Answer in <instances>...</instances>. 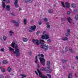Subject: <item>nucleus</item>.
<instances>
[{"instance_id": "nucleus-14", "label": "nucleus", "mask_w": 78, "mask_h": 78, "mask_svg": "<svg viewBox=\"0 0 78 78\" xmlns=\"http://www.w3.org/2000/svg\"><path fill=\"white\" fill-rule=\"evenodd\" d=\"M45 39H49V38H50V37H49V35H48V34H45Z\"/></svg>"}, {"instance_id": "nucleus-9", "label": "nucleus", "mask_w": 78, "mask_h": 78, "mask_svg": "<svg viewBox=\"0 0 78 78\" xmlns=\"http://www.w3.org/2000/svg\"><path fill=\"white\" fill-rule=\"evenodd\" d=\"M65 5H66V6L67 8H70V4L68 2H66L65 3Z\"/></svg>"}, {"instance_id": "nucleus-27", "label": "nucleus", "mask_w": 78, "mask_h": 78, "mask_svg": "<svg viewBox=\"0 0 78 78\" xmlns=\"http://www.w3.org/2000/svg\"><path fill=\"white\" fill-rule=\"evenodd\" d=\"M63 41H67L68 39V38L67 37L63 38L62 39Z\"/></svg>"}, {"instance_id": "nucleus-10", "label": "nucleus", "mask_w": 78, "mask_h": 78, "mask_svg": "<svg viewBox=\"0 0 78 78\" xmlns=\"http://www.w3.org/2000/svg\"><path fill=\"white\" fill-rule=\"evenodd\" d=\"M6 8L7 11H10L11 10V9H10V5H6Z\"/></svg>"}, {"instance_id": "nucleus-29", "label": "nucleus", "mask_w": 78, "mask_h": 78, "mask_svg": "<svg viewBox=\"0 0 78 78\" xmlns=\"http://www.w3.org/2000/svg\"><path fill=\"white\" fill-rule=\"evenodd\" d=\"M46 75L47 76L49 77V78H51V75L49 74H47Z\"/></svg>"}, {"instance_id": "nucleus-13", "label": "nucleus", "mask_w": 78, "mask_h": 78, "mask_svg": "<svg viewBox=\"0 0 78 78\" xmlns=\"http://www.w3.org/2000/svg\"><path fill=\"white\" fill-rule=\"evenodd\" d=\"M71 7L73 8H76V4H73L71 5Z\"/></svg>"}, {"instance_id": "nucleus-4", "label": "nucleus", "mask_w": 78, "mask_h": 78, "mask_svg": "<svg viewBox=\"0 0 78 78\" xmlns=\"http://www.w3.org/2000/svg\"><path fill=\"white\" fill-rule=\"evenodd\" d=\"M37 70L38 73H39V76L40 77H41V78H48L47 77V76H44L43 75H42V73L38 69H37Z\"/></svg>"}, {"instance_id": "nucleus-33", "label": "nucleus", "mask_w": 78, "mask_h": 78, "mask_svg": "<svg viewBox=\"0 0 78 78\" xmlns=\"http://www.w3.org/2000/svg\"><path fill=\"white\" fill-rule=\"evenodd\" d=\"M1 69V71L2 72L4 73L5 72V70L4 69H2V68L1 69Z\"/></svg>"}, {"instance_id": "nucleus-30", "label": "nucleus", "mask_w": 78, "mask_h": 78, "mask_svg": "<svg viewBox=\"0 0 78 78\" xmlns=\"http://www.w3.org/2000/svg\"><path fill=\"white\" fill-rule=\"evenodd\" d=\"M7 39V37H6L5 36H3V39H4V41H5Z\"/></svg>"}, {"instance_id": "nucleus-46", "label": "nucleus", "mask_w": 78, "mask_h": 78, "mask_svg": "<svg viewBox=\"0 0 78 78\" xmlns=\"http://www.w3.org/2000/svg\"><path fill=\"white\" fill-rule=\"evenodd\" d=\"M4 78V77L3 76V75H1V76H0V78Z\"/></svg>"}, {"instance_id": "nucleus-24", "label": "nucleus", "mask_w": 78, "mask_h": 78, "mask_svg": "<svg viewBox=\"0 0 78 78\" xmlns=\"http://www.w3.org/2000/svg\"><path fill=\"white\" fill-rule=\"evenodd\" d=\"M26 2H30V3H32V1L31 0H25Z\"/></svg>"}, {"instance_id": "nucleus-2", "label": "nucleus", "mask_w": 78, "mask_h": 78, "mask_svg": "<svg viewBox=\"0 0 78 78\" xmlns=\"http://www.w3.org/2000/svg\"><path fill=\"white\" fill-rule=\"evenodd\" d=\"M18 46L16 44L15 46V51L13 52V53L15 54L16 57L19 56L20 55V50L17 48Z\"/></svg>"}, {"instance_id": "nucleus-1", "label": "nucleus", "mask_w": 78, "mask_h": 78, "mask_svg": "<svg viewBox=\"0 0 78 78\" xmlns=\"http://www.w3.org/2000/svg\"><path fill=\"white\" fill-rule=\"evenodd\" d=\"M45 41L44 40H40V44H42L40 46V47L41 48H44L45 51H47L48 48V46L46 45V44H45L44 42Z\"/></svg>"}, {"instance_id": "nucleus-12", "label": "nucleus", "mask_w": 78, "mask_h": 78, "mask_svg": "<svg viewBox=\"0 0 78 78\" xmlns=\"http://www.w3.org/2000/svg\"><path fill=\"white\" fill-rule=\"evenodd\" d=\"M2 7L3 8H6V5H5V3L4 2H2Z\"/></svg>"}, {"instance_id": "nucleus-28", "label": "nucleus", "mask_w": 78, "mask_h": 78, "mask_svg": "<svg viewBox=\"0 0 78 78\" xmlns=\"http://www.w3.org/2000/svg\"><path fill=\"white\" fill-rule=\"evenodd\" d=\"M27 20H24V25H27Z\"/></svg>"}, {"instance_id": "nucleus-62", "label": "nucleus", "mask_w": 78, "mask_h": 78, "mask_svg": "<svg viewBox=\"0 0 78 78\" xmlns=\"http://www.w3.org/2000/svg\"><path fill=\"white\" fill-rule=\"evenodd\" d=\"M45 33V31L43 32V34H44Z\"/></svg>"}, {"instance_id": "nucleus-26", "label": "nucleus", "mask_w": 78, "mask_h": 78, "mask_svg": "<svg viewBox=\"0 0 78 78\" xmlns=\"http://www.w3.org/2000/svg\"><path fill=\"white\" fill-rule=\"evenodd\" d=\"M9 50H10V51H14V49L12 48L11 47H9Z\"/></svg>"}, {"instance_id": "nucleus-5", "label": "nucleus", "mask_w": 78, "mask_h": 78, "mask_svg": "<svg viewBox=\"0 0 78 78\" xmlns=\"http://www.w3.org/2000/svg\"><path fill=\"white\" fill-rule=\"evenodd\" d=\"M33 42L34 44H36V45H39V40H38L34 39Z\"/></svg>"}, {"instance_id": "nucleus-64", "label": "nucleus", "mask_w": 78, "mask_h": 78, "mask_svg": "<svg viewBox=\"0 0 78 78\" xmlns=\"http://www.w3.org/2000/svg\"><path fill=\"white\" fill-rule=\"evenodd\" d=\"M5 78H8V76H5Z\"/></svg>"}, {"instance_id": "nucleus-16", "label": "nucleus", "mask_w": 78, "mask_h": 78, "mask_svg": "<svg viewBox=\"0 0 78 78\" xmlns=\"http://www.w3.org/2000/svg\"><path fill=\"white\" fill-rule=\"evenodd\" d=\"M40 70L41 71H46L47 70V69L42 67L41 68Z\"/></svg>"}, {"instance_id": "nucleus-15", "label": "nucleus", "mask_w": 78, "mask_h": 78, "mask_svg": "<svg viewBox=\"0 0 78 78\" xmlns=\"http://www.w3.org/2000/svg\"><path fill=\"white\" fill-rule=\"evenodd\" d=\"M2 63L4 64H7L8 62V61H7V60H5L3 61Z\"/></svg>"}, {"instance_id": "nucleus-48", "label": "nucleus", "mask_w": 78, "mask_h": 78, "mask_svg": "<svg viewBox=\"0 0 78 78\" xmlns=\"http://www.w3.org/2000/svg\"><path fill=\"white\" fill-rule=\"evenodd\" d=\"M31 55H32V52L30 51L29 53V55H30V56H31Z\"/></svg>"}, {"instance_id": "nucleus-41", "label": "nucleus", "mask_w": 78, "mask_h": 78, "mask_svg": "<svg viewBox=\"0 0 78 78\" xmlns=\"http://www.w3.org/2000/svg\"><path fill=\"white\" fill-rule=\"evenodd\" d=\"M40 33V31H37L36 33V34L37 35L39 34Z\"/></svg>"}, {"instance_id": "nucleus-45", "label": "nucleus", "mask_w": 78, "mask_h": 78, "mask_svg": "<svg viewBox=\"0 0 78 78\" xmlns=\"http://www.w3.org/2000/svg\"><path fill=\"white\" fill-rule=\"evenodd\" d=\"M62 61L63 62H67V60H62Z\"/></svg>"}, {"instance_id": "nucleus-19", "label": "nucleus", "mask_w": 78, "mask_h": 78, "mask_svg": "<svg viewBox=\"0 0 78 78\" xmlns=\"http://www.w3.org/2000/svg\"><path fill=\"white\" fill-rule=\"evenodd\" d=\"M68 78H72V73H69L68 75Z\"/></svg>"}, {"instance_id": "nucleus-52", "label": "nucleus", "mask_w": 78, "mask_h": 78, "mask_svg": "<svg viewBox=\"0 0 78 78\" xmlns=\"http://www.w3.org/2000/svg\"><path fill=\"white\" fill-rule=\"evenodd\" d=\"M39 25H41L42 24V22L41 21H40L39 23Z\"/></svg>"}, {"instance_id": "nucleus-57", "label": "nucleus", "mask_w": 78, "mask_h": 78, "mask_svg": "<svg viewBox=\"0 0 78 78\" xmlns=\"http://www.w3.org/2000/svg\"><path fill=\"white\" fill-rule=\"evenodd\" d=\"M10 33H14V32H12L11 31H9Z\"/></svg>"}, {"instance_id": "nucleus-39", "label": "nucleus", "mask_w": 78, "mask_h": 78, "mask_svg": "<svg viewBox=\"0 0 78 78\" xmlns=\"http://www.w3.org/2000/svg\"><path fill=\"white\" fill-rule=\"evenodd\" d=\"M1 51H5V49L4 48H2L1 49Z\"/></svg>"}, {"instance_id": "nucleus-20", "label": "nucleus", "mask_w": 78, "mask_h": 78, "mask_svg": "<svg viewBox=\"0 0 78 78\" xmlns=\"http://www.w3.org/2000/svg\"><path fill=\"white\" fill-rule=\"evenodd\" d=\"M23 40L24 42H26L28 41V39L27 38H23Z\"/></svg>"}, {"instance_id": "nucleus-38", "label": "nucleus", "mask_w": 78, "mask_h": 78, "mask_svg": "<svg viewBox=\"0 0 78 78\" xmlns=\"http://www.w3.org/2000/svg\"><path fill=\"white\" fill-rule=\"evenodd\" d=\"M47 41L48 43H50V42H51V40H50V39H49L47 40Z\"/></svg>"}, {"instance_id": "nucleus-53", "label": "nucleus", "mask_w": 78, "mask_h": 78, "mask_svg": "<svg viewBox=\"0 0 78 78\" xmlns=\"http://www.w3.org/2000/svg\"><path fill=\"white\" fill-rule=\"evenodd\" d=\"M30 22H31V23H33V22H34V20H31Z\"/></svg>"}, {"instance_id": "nucleus-54", "label": "nucleus", "mask_w": 78, "mask_h": 78, "mask_svg": "<svg viewBox=\"0 0 78 78\" xmlns=\"http://www.w3.org/2000/svg\"><path fill=\"white\" fill-rule=\"evenodd\" d=\"M48 71L49 72H51V71H52L50 69H49V70H48Z\"/></svg>"}, {"instance_id": "nucleus-36", "label": "nucleus", "mask_w": 78, "mask_h": 78, "mask_svg": "<svg viewBox=\"0 0 78 78\" xmlns=\"http://www.w3.org/2000/svg\"><path fill=\"white\" fill-rule=\"evenodd\" d=\"M75 19L76 20H78V15H76L75 17Z\"/></svg>"}, {"instance_id": "nucleus-31", "label": "nucleus", "mask_w": 78, "mask_h": 78, "mask_svg": "<svg viewBox=\"0 0 78 78\" xmlns=\"http://www.w3.org/2000/svg\"><path fill=\"white\" fill-rule=\"evenodd\" d=\"M61 3L63 7H64V8H66V7L65 6V5H64V2H62Z\"/></svg>"}, {"instance_id": "nucleus-21", "label": "nucleus", "mask_w": 78, "mask_h": 78, "mask_svg": "<svg viewBox=\"0 0 78 78\" xmlns=\"http://www.w3.org/2000/svg\"><path fill=\"white\" fill-rule=\"evenodd\" d=\"M41 39H45V34L44 35H42Z\"/></svg>"}, {"instance_id": "nucleus-18", "label": "nucleus", "mask_w": 78, "mask_h": 78, "mask_svg": "<svg viewBox=\"0 0 78 78\" xmlns=\"http://www.w3.org/2000/svg\"><path fill=\"white\" fill-rule=\"evenodd\" d=\"M37 61H38V59H37V56H36L35 57V63H36V64H37Z\"/></svg>"}, {"instance_id": "nucleus-58", "label": "nucleus", "mask_w": 78, "mask_h": 78, "mask_svg": "<svg viewBox=\"0 0 78 78\" xmlns=\"http://www.w3.org/2000/svg\"><path fill=\"white\" fill-rule=\"evenodd\" d=\"M21 10H22V8H20L19 9V11H21Z\"/></svg>"}, {"instance_id": "nucleus-55", "label": "nucleus", "mask_w": 78, "mask_h": 78, "mask_svg": "<svg viewBox=\"0 0 78 78\" xmlns=\"http://www.w3.org/2000/svg\"><path fill=\"white\" fill-rule=\"evenodd\" d=\"M67 33H69V32H70V30H69V29L67 30Z\"/></svg>"}, {"instance_id": "nucleus-43", "label": "nucleus", "mask_w": 78, "mask_h": 78, "mask_svg": "<svg viewBox=\"0 0 78 78\" xmlns=\"http://www.w3.org/2000/svg\"><path fill=\"white\" fill-rule=\"evenodd\" d=\"M15 7L16 8H18L19 7V5H17V4H15Z\"/></svg>"}, {"instance_id": "nucleus-42", "label": "nucleus", "mask_w": 78, "mask_h": 78, "mask_svg": "<svg viewBox=\"0 0 78 78\" xmlns=\"http://www.w3.org/2000/svg\"><path fill=\"white\" fill-rule=\"evenodd\" d=\"M67 14L69 15V14H70V11H68L67 12Z\"/></svg>"}, {"instance_id": "nucleus-22", "label": "nucleus", "mask_w": 78, "mask_h": 78, "mask_svg": "<svg viewBox=\"0 0 78 78\" xmlns=\"http://www.w3.org/2000/svg\"><path fill=\"white\" fill-rule=\"evenodd\" d=\"M48 12L50 14L53 13V10L52 9H49L48 10Z\"/></svg>"}, {"instance_id": "nucleus-59", "label": "nucleus", "mask_w": 78, "mask_h": 78, "mask_svg": "<svg viewBox=\"0 0 78 78\" xmlns=\"http://www.w3.org/2000/svg\"><path fill=\"white\" fill-rule=\"evenodd\" d=\"M68 22H69V23H71V22H70V20H68Z\"/></svg>"}, {"instance_id": "nucleus-51", "label": "nucleus", "mask_w": 78, "mask_h": 78, "mask_svg": "<svg viewBox=\"0 0 78 78\" xmlns=\"http://www.w3.org/2000/svg\"><path fill=\"white\" fill-rule=\"evenodd\" d=\"M35 73H36V75H39V74H38V73H37V71H35Z\"/></svg>"}, {"instance_id": "nucleus-25", "label": "nucleus", "mask_w": 78, "mask_h": 78, "mask_svg": "<svg viewBox=\"0 0 78 78\" xmlns=\"http://www.w3.org/2000/svg\"><path fill=\"white\" fill-rule=\"evenodd\" d=\"M15 2L14 3V5H17L18 3V0H14Z\"/></svg>"}, {"instance_id": "nucleus-35", "label": "nucleus", "mask_w": 78, "mask_h": 78, "mask_svg": "<svg viewBox=\"0 0 78 78\" xmlns=\"http://www.w3.org/2000/svg\"><path fill=\"white\" fill-rule=\"evenodd\" d=\"M73 11L74 12H78V9H74Z\"/></svg>"}, {"instance_id": "nucleus-44", "label": "nucleus", "mask_w": 78, "mask_h": 78, "mask_svg": "<svg viewBox=\"0 0 78 78\" xmlns=\"http://www.w3.org/2000/svg\"><path fill=\"white\" fill-rule=\"evenodd\" d=\"M10 14L11 15H12V16H16V15H15V14H13L12 13H11Z\"/></svg>"}, {"instance_id": "nucleus-7", "label": "nucleus", "mask_w": 78, "mask_h": 78, "mask_svg": "<svg viewBox=\"0 0 78 78\" xmlns=\"http://www.w3.org/2000/svg\"><path fill=\"white\" fill-rule=\"evenodd\" d=\"M31 27L32 30L33 31H35V30H36V26L35 25H34V26H31Z\"/></svg>"}, {"instance_id": "nucleus-49", "label": "nucleus", "mask_w": 78, "mask_h": 78, "mask_svg": "<svg viewBox=\"0 0 78 78\" xmlns=\"http://www.w3.org/2000/svg\"><path fill=\"white\" fill-rule=\"evenodd\" d=\"M67 20H72V19L70 17H69V18H67Z\"/></svg>"}, {"instance_id": "nucleus-47", "label": "nucleus", "mask_w": 78, "mask_h": 78, "mask_svg": "<svg viewBox=\"0 0 78 78\" xmlns=\"http://www.w3.org/2000/svg\"><path fill=\"white\" fill-rule=\"evenodd\" d=\"M69 51H72V48H69Z\"/></svg>"}, {"instance_id": "nucleus-8", "label": "nucleus", "mask_w": 78, "mask_h": 78, "mask_svg": "<svg viewBox=\"0 0 78 78\" xmlns=\"http://www.w3.org/2000/svg\"><path fill=\"white\" fill-rule=\"evenodd\" d=\"M47 67L48 69H50V62L48 61L47 62Z\"/></svg>"}, {"instance_id": "nucleus-63", "label": "nucleus", "mask_w": 78, "mask_h": 78, "mask_svg": "<svg viewBox=\"0 0 78 78\" xmlns=\"http://www.w3.org/2000/svg\"><path fill=\"white\" fill-rule=\"evenodd\" d=\"M8 3H9L10 2V1L9 0H8L7 1Z\"/></svg>"}, {"instance_id": "nucleus-6", "label": "nucleus", "mask_w": 78, "mask_h": 78, "mask_svg": "<svg viewBox=\"0 0 78 78\" xmlns=\"http://www.w3.org/2000/svg\"><path fill=\"white\" fill-rule=\"evenodd\" d=\"M12 22L13 23H14L15 26H16V27H19V23H18V22H17L14 20H12Z\"/></svg>"}, {"instance_id": "nucleus-17", "label": "nucleus", "mask_w": 78, "mask_h": 78, "mask_svg": "<svg viewBox=\"0 0 78 78\" xmlns=\"http://www.w3.org/2000/svg\"><path fill=\"white\" fill-rule=\"evenodd\" d=\"M38 56L39 57H41H41H42V58H44V55L42 54H38Z\"/></svg>"}, {"instance_id": "nucleus-40", "label": "nucleus", "mask_w": 78, "mask_h": 78, "mask_svg": "<svg viewBox=\"0 0 78 78\" xmlns=\"http://www.w3.org/2000/svg\"><path fill=\"white\" fill-rule=\"evenodd\" d=\"M29 30L30 32H32V29L31 28H29Z\"/></svg>"}, {"instance_id": "nucleus-37", "label": "nucleus", "mask_w": 78, "mask_h": 78, "mask_svg": "<svg viewBox=\"0 0 78 78\" xmlns=\"http://www.w3.org/2000/svg\"><path fill=\"white\" fill-rule=\"evenodd\" d=\"M67 49H68V47H66L65 48V51L66 52H67Z\"/></svg>"}, {"instance_id": "nucleus-23", "label": "nucleus", "mask_w": 78, "mask_h": 78, "mask_svg": "<svg viewBox=\"0 0 78 78\" xmlns=\"http://www.w3.org/2000/svg\"><path fill=\"white\" fill-rule=\"evenodd\" d=\"M7 70H8V72H11L12 70L11 68H10V67H9L7 69Z\"/></svg>"}, {"instance_id": "nucleus-56", "label": "nucleus", "mask_w": 78, "mask_h": 78, "mask_svg": "<svg viewBox=\"0 0 78 78\" xmlns=\"http://www.w3.org/2000/svg\"><path fill=\"white\" fill-rule=\"evenodd\" d=\"M0 65H1V62H0V69H2V67L0 66Z\"/></svg>"}, {"instance_id": "nucleus-11", "label": "nucleus", "mask_w": 78, "mask_h": 78, "mask_svg": "<svg viewBox=\"0 0 78 78\" xmlns=\"http://www.w3.org/2000/svg\"><path fill=\"white\" fill-rule=\"evenodd\" d=\"M46 25H47V27L48 28H50V23L49 22H47L46 23Z\"/></svg>"}, {"instance_id": "nucleus-50", "label": "nucleus", "mask_w": 78, "mask_h": 78, "mask_svg": "<svg viewBox=\"0 0 78 78\" xmlns=\"http://www.w3.org/2000/svg\"><path fill=\"white\" fill-rule=\"evenodd\" d=\"M37 67L38 68H40V66H39V64H37Z\"/></svg>"}, {"instance_id": "nucleus-3", "label": "nucleus", "mask_w": 78, "mask_h": 78, "mask_svg": "<svg viewBox=\"0 0 78 78\" xmlns=\"http://www.w3.org/2000/svg\"><path fill=\"white\" fill-rule=\"evenodd\" d=\"M39 59L42 65L43 66H45V60L41 57L39 58Z\"/></svg>"}, {"instance_id": "nucleus-60", "label": "nucleus", "mask_w": 78, "mask_h": 78, "mask_svg": "<svg viewBox=\"0 0 78 78\" xmlns=\"http://www.w3.org/2000/svg\"><path fill=\"white\" fill-rule=\"evenodd\" d=\"M71 51V53H75L74 51Z\"/></svg>"}, {"instance_id": "nucleus-61", "label": "nucleus", "mask_w": 78, "mask_h": 78, "mask_svg": "<svg viewBox=\"0 0 78 78\" xmlns=\"http://www.w3.org/2000/svg\"><path fill=\"white\" fill-rule=\"evenodd\" d=\"M44 21L45 22H47L48 21V20H44Z\"/></svg>"}, {"instance_id": "nucleus-34", "label": "nucleus", "mask_w": 78, "mask_h": 78, "mask_svg": "<svg viewBox=\"0 0 78 78\" xmlns=\"http://www.w3.org/2000/svg\"><path fill=\"white\" fill-rule=\"evenodd\" d=\"M11 46H12V47H13V48H14V47H15V43H12L11 45Z\"/></svg>"}, {"instance_id": "nucleus-32", "label": "nucleus", "mask_w": 78, "mask_h": 78, "mask_svg": "<svg viewBox=\"0 0 78 78\" xmlns=\"http://www.w3.org/2000/svg\"><path fill=\"white\" fill-rule=\"evenodd\" d=\"M65 35L66 36H69L70 34L68 33H66L65 34Z\"/></svg>"}]
</instances>
